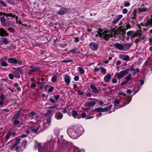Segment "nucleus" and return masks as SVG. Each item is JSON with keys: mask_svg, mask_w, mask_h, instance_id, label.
I'll return each instance as SVG.
<instances>
[{"mask_svg": "<svg viewBox=\"0 0 152 152\" xmlns=\"http://www.w3.org/2000/svg\"><path fill=\"white\" fill-rule=\"evenodd\" d=\"M83 128L81 126L70 127L67 130L69 136L72 139H77L84 132Z\"/></svg>", "mask_w": 152, "mask_h": 152, "instance_id": "obj_1", "label": "nucleus"}, {"mask_svg": "<svg viewBox=\"0 0 152 152\" xmlns=\"http://www.w3.org/2000/svg\"><path fill=\"white\" fill-rule=\"evenodd\" d=\"M53 144L49 141L44 144L36 142L35 145V147H38L39 152H50L53 149Z\"/></svg>", "mask_w": 152, "mask_h": 152, "instance_id": "obj_2", "label": "nucleus"}, {"mask_svg": "<svg viewBox=\"0 0 152 152\" xmlns=\"http://www.w3.org/2000/svg\"><path fill=\"white\" fill-rule=\"evenodd\" d=\"M131 46V45L126 44L124 45L119 43L114 45V48L120 50L126 51L129 50Z\"/></svg>", "mask_w": 152, "mask_h": 152, "instance_id": "obj_3", "label": "nucleus"}, {"mask_svg": "<svg viewBox=\"0 0 152 152\" xmlns=\"http://www.w3.org/2000/svg\"><path fill=\"white\" fill-rule=\"evenodd\" d=\"M99 35L100 37H103L104 39L107 40L110 37H111V33L108 32L107 31L104 32L102 30H99L98 32V34H96V37H97Z\"/></svg>", "mask_w": 152, "mask_h": 152, "instance_id": "obj_4", "label": "nucleus"}, {"mask_svg": "<svg viewBox=\"0 0 152 152\" xmlns=\"http://www.w3.org/2000/svg\"><path fill=\"white\" fill-rule=\"evenodd\" d=\"M150 18L145 19L144 22L141 23L140 25L143 26H146L149 25L152 26V14L150 16Z\"/></svg>", "mask_w": 152, "mask_h": 152, "instance_id": "obj_5", "label": "nucleus"}, {"mask_svg": "<svg viewBox=\"0 0 152 152\" xmlns=\"http://www.w3.org/2000/svg\"><path fill=\"white\" fill-rule=\"evenodd\" d=\"M129 69H126L124 70H122L120 72L117 73L116 76L117 78L120 79L123 78L124 77L126 74L129 72Z\"/></svg>", "mask_w": 152, "mask_h": 152, "instance_id": "obj_6", "label": "nucleus"}, {"mask_svg": "<svg viewBox=\"0 0 152 152\" xmlns=\"http://www.w3.org/2000/svg\"><path fill=\"white\" fill-rule=\"evenodd\" d=\"M0 21L3 26H9L11 25L10 23L9 22H7L4 17H1L0 18Z\"/></svg>", "mask_w": 152, "mask_h": 152, "instance_id": "obj_7", "label": "nucleus"}, {"mask_svg": "<svg viewBox=\"0 0 152 152\" xmlns=\"http://www.w3.org/2000/svg\"><path fill=\"white\" fill-rule=\"evenodd\" d=\"M125 27L126 28H124L122 26L119 27V29L120 31V34H125L126 33L125 30L126 29L131 28V26L129 24H127L126 25Z\"/></svg>", "mask_w": 152, "mask_h": 152, "instance_id": "obj_8", "label": "nucleus"}, {"mask_svg": "<svg viewBox=\"0 0 152 152\" xmlns=\"http://www.w3.org/2000/svg\"><path fill=\"white\" fill-rule=\"evenodd\" d=\"M29 67L30 69L28 70V73L29 74L32 73L36 72L40 69L39 68L35 67L33 66H30Z\"/></svg>", "mask_w": 152, "mask_h": 152, "instance_id": "obj_9", "label": "nucleus"}, {"mask_svg": "<svg viewBox=\"0 0 152 152\" xmlns=\"http://www.w3.org/2000/svg\"><path fill=\"white\" fill-rule=\"evenodd\" d=\"M64 80L66 83V86H69L71 81V77L67 74H65L64 76Z\"/></svg>", "mask_w": 152, "mask_h": 152, "instance_id": "obj_10", "label": "nucleus"}, {"mask_svg": "<svg viewBox=\"0 0 152 152\" xmlns=\"http://www.w3.org/2000/svg\"><path fill=\"white\" fill-rule=\"evenodd\" d=\"M68 12V10L65 7H61L57 12V14L58 15H62Z\"/></svg>", "mask_w": 152, "mask_h": 152, "instance_id": "obj_11", "label": "nucleus"}, {"mask_svg": "<svg viewBox=\"0 0 152 152\" xmlns=\"http://www.w3.org/2000/svg\"><path fill=\"white\" fill-rule=\"evenodd\" d=\"M89 46L92 50L96 51L98 49L99 46L97 44L92 42L89 44Z\"/></svg>", "mask_w": 152, "mask_h": 152, "instance_id": "obj_12", "label": "nucleus"}, {"mask_svg": "<svg viewBox=\"0 0 152 152\" xmlns=\"http://www.w3.org/2000/svg\"><path fill=\"white\" fill-rule=\"evenodd\" d=\"M134 64L131 65L129 67V71L130 70L131 71L133 72L132 73L133 74H135L139 72L140 71V69L139 68L134 69Z\"/></svg>", "mask_w": 152, "mask_h": 152, "instance_id": "obj_13", "label": "nucleus"}, {"mask_svg": "<svg viewBox=\"0 0 152 152\" xmlns=\"http://www.w3.org/2000/svg\"><path fill=\"white\" fill-rule=\"evenodd\" d=\"M20 137H19L16 139L15 142L12 145V147L11 148L12 150H18V148L17 145L19 143V142L20 140Z\"/></svg>", "mask_w": 152, "mask_h": 152, "instance_id": "obj_14", "label": "nucleus"}, {"mask_svg": "<svg viewBox=\"0 0 152 152\" xmlns=\"http://www.w3.org/2000/svg\"><path fill=\"white\" fill-rule=\"evenodd\" d=\"M9 36V34L4 29L0 28V36L7 37Z\"/></svg>", "mask_w": 152, "mask_h": 152, "instance_id": "obj_15", "label": "nucleus"}, {"mask_svg": "<svg viewBox=\"0 0 152 152\" xmlns=\"http://www.w3.org/2000/svg\"><path fill=\"white\" fill-rule=\"evenodd\" d=\"M3 14L4 16H5L7 17H11L12 18H14L15 17L16 21H17L18 17L17 16H16L13 13H3Z\"/></svg>", "mask_w": 152, "mask_h": 152, "instance_id": "obj_16", "label": "nucleus"}, {"mask_svg": "<svg viewBox=\"0 0 152 152\" xmlns=\"http://www.w3.org/2000/svg\"><path fill=\"white\" fill-rule=\"evenodd\" d=\"M123 17V15H117L114 18L113 20V21L112 23L114 24L117 23L118 21L121 19Z\"/></svg>", "mask_w": 152, "mask_h": 152, "instance_id": "obj_17", "label": "nucleus"}, {"mask_svg": "<svg viewBox=\"0 0 152 152\" xmlns=\"http://www.w3.org/2000/svg\"><path fill=\"white\" fill-rule=\"evenodd\" d=\"M0 65L1 66L5 67H7L8 66V64L7 62L3 60L2 58L0 59Z\"/></svg>", "mask_w": 152, "mask_h": 152, "instance_id": "obj_18", "label": "nucleus"}, {"mask_svg": "<svg viewBox=\"0 0 152 152\" xmlns=\"http://www.w3.org/2000/svg\"><path fill=\"white\" fill-rule=\"evenodd\" d=\"M120 58L125 61H127L129 60V57L128 55H124L123 54L120 55Z\"/></svg>", "mask_w": 152, "mask_h": 152, "instance_id": "obj_19", "label": "nucleus"}, {"mask_svg": "<svg viewBox=\"0 0 152 152\" xmlns=\"http://www.w3.org/2000/svg\"><path fill=\"white\" fill-rule=\"evenodd\" d=\"M111 78V76L110 74H108L106 75L104 77V79L106 82H109Z\"/></svg>", "mask_w": 152, "mask_h": 152, "instance_id": "obj_20", "label": "nucleus"}, {"mask_svg": "<svg viewBox=\"0 0 152 152\" xmlns=\"http://www.w3.org/2000/svg\"><path fill=\"white\" fill-rule=\"evenodd\" d=\"M63 117V115L62 113L59 112L56 113L55 115V118L58 120L61 119Z\"/></svg>", "mask_w": 152, "mask_h": 152, "instance_id": "obj_21", "label": "nucleus"}, {"mask_svg": "<svg viewBox=\"0 0 152 152\" xmlns=\"http://www.w3.org/2000/svg\"><path fill=\"white\" fill-rule=\"evenodd\" d=\"M77 70L78 72L80 73V75L84 74L85 72L84 69L81 66L78 67L77 68Z\"/></svg>", "mask_w": 152, "mask_h": 152, "instance_id": "obj_22", "label": "nucleus"}, {"mask_svg": "<svg viewBox=\"0 0 152 152\" xmlns=\"http://www.w3.org/2000/svg\"><path fill=\"white\" fill-rule=\"evenodd\" d=\"M8 62L10 64H15L16 63L17 60L14 59V58H9L8 59Z\"/></svg>", "mask_w": 152, "mask_h": 152, "instance_id": "obj_23", "label": "nucleus"}, {"mask_svg": "<svg viewBox=\"0 0 152 152\" xmlns=\"http://www.w3.org/2000/svg\"><path fill=\"white\" fill-rule=\"evenodd\" d=\"M141 31L140 30H138L132 35V37H135L137 36H139L140 37L141 35Z\"/></svg>", "mask_w": 152, "mask_h": 152, "instance_id": "obj_24", "label": "nucleus"}, {"mask_svg": "<svg viewBox=\"0 0 152 152\" xmlns=\"http://www.w3.org/2000/svg\"><path fill=\"white\" fill-rule=\"evenodd\" d=\"M12 74L15 78H19L20 77V75L18 72L14 71L12 72Z\"/></svg>", "mask_w": 152, "mask_h": 152, "instance_id": "obj_25", "label": "nucleus"}, {"mask_svg": "<svg viewBox=\"0 0 152 152\" xmlns=\"http://www.w3.org/2000/svg\"><path fill=\"white\" fill-rule=\"evenodd\" d=\"M91 89H92V91L95 93L98 92V91L97 88L94 85H91L90 86Z\"/></svg>", "mask_w": 152, "mask_h": 152, "instance_id": "obj_26", "label": "nucleus"}, {"mask_svg": "<svg viewBox=\"0 0 152 152\" xmlns=\"http://www.w3.org/2000/svg\"><path fill=\"white\" fill-rule=\"evenodd\" d=\"M51 117H50L49 118H47L46 119V122L48 125V126H44V127L45 128H47V127H48V126L50 125L51 123Z\"/></svg>", "mask_w": 152, "mask_h": 152, "instance_id": "obj_27", "label": "nucleus"}, {"mask_svg": "<svg viewBox=\"0 0 152 152\" xmlns=\"http://www.w3.org/2000/svg\"><path fill=\"white\" fill-rule=\"evenodd\" d=\"M36 113L35 112L32 111L28 113V116L31 118V119H33L34 117V116L36 115Z\"/></svg>", "mask_w": 152, "mask_h": 152, "instance_id": "obj_28", "label": "nucleus"}, {"mask_svg": "<svg viewBox=\"0 0 152 152\" xmlns=\"http://www.w3.org/2000/svg\"><path fill=\"white\" fill-rule=\"evenodd\" d=\"M21 110H19L15 115L12 118L13 119H17L20 116L21 114Z\"/></svg>", "mask_w": 152, "mask_h": 152, "instance_id": "obj_29", "label": "nucleus"}, {"mask_svg": "<svg viewBox=\"0 0 152 152\" xmlns=\"http://www.w3.org/2000/svg\"><path fill=\"white\" fill-rule=\"evenodd\" d=\"M17 119H13V118H12V121L13 122V124L16 126L19 125L20 124V122Z\"/></svg>", "mask_w": 152, "mask_h": 152, "instance_id": "obj_30", "label": "nucleus"}, {"mask_svg": "<svg viewBox=\"0 0 152 152\" xmlns=\"http://www.w3.org/2000/svg\"><path fill=\"white\" fill-rule=\"evenodd\" d=\"M138 12H146L147 11V9L145 8H138Z\"/></svg>", "mask_w": 152, "mask_h": 152, "instance_id": "obj_31", "label": "nucleus"}, {"mask_svg": "<svg viewBox=\"0 0 152 152\" xmlns=\"http://www.w3.org/2000/svg\"><path fill=\"white\" fill-rule=\"evenodd\" d=\"M11 133H12V131H9L8 132L7 134H6V136H5V139H6L8 140V139L10 137L11 135Z\"/></svg>", "mask_w": 152, "mask_h": 152, "instance_id": "obj_32", "label": "nucleus"}, {"mask_svg": "<svg viewBox=\"0 0 152 152\" xmlns=\"http://www.w3.org/2000/svg\"><path fill=\"white\" fill-rule=\"evenodd\" d=\"M103 108L101 107H99L95 109L94 110V111L98 112H102Z\"/></svg>", "mask_w": 152, "mask_h": 152, "instance_id": "obj_33", "label": "nucleus"}, {"mask_svg": "<svg viewBox=\"0 0 152 152\" xmlns=\"http://www.w3.org/2000/svg\"><path fill=\"white\" fill-rule=\"evenodd\" d=\"M126 81L128 82L131 79V75L129 74L125 78Z\"/></svg>", "mask_w": 152, "mask_h": 152, "instance_id": "obj_34", "label": "nucleus"}, {"mask_svg": "<svg viewBox=\"0 0 152 152\" xmlns=\"http://www.w3.org/2000/svg\"><path fill=\"white\" fill-rule=\"evenodd\" d=\"M0 6H2L3 7H6L7 6V4L4 1L1 0H0Z\"/></svg>", "mask_w": 152, "mask_h": 152, "instance_id": "obj_35", "label": "nucleus"}, {"mask_svg": "<svg viewBox=\"0 0 152 152\" xmlns=\"http://www.w3.org/2000/svg\"><path fill=\"white\" fill-rule=\"evenodd\" d=\"M72 116L74 117H75L77 115V112L75 110H73L71 113Z\"/></svg>", "mask_w": 152, "mask_h": 152, "instance_id": "obj_36", "label": "nucleus"}, {"mask_svg": "<svg viewBox=\"0 0 152 152\" xmlns=\"http://www.w3.org/2000/svg\"><path fill=\"white\" fill-rule=\"evenodd\" d=\"M2 41L5 45H7L9 42L8 41L7 39L5 38H3L2 39Z\"/></svg>", "mask_w": 152, "mask_h": 152, "instance_id": "obj_37", "label": "nucleus"}, {"mask_svg": "<svg viewBox=\"0 0 152 152\" xmlns=\"http://www.w3.org/2000/svg\"><path fill=\"white\" fill-rule=\"evenodd\" d=\"M7 29L9 31L12 33H14L15 31V29L13 28L12 27H9L7 28Z\"/></svg>", "mask_w": 152, "mask_h": 152, "instance_id": "obj_38", "label": "nucleus"}, {"mask_svg": "<svg viewBox=\"0 0 152 152\" xmlns=\"http://www.w3.org/2000/svg\"><path fill=\"white\" fill-rule=\"evenodd\" d=\"M88 103L89 107L93 106L96 104V102L94 101L90 102Z\"/></svg>", "mask_w": 152, "mask_h": 152, "instance_id": "obj_39", "label": "nucleus"}, {"mask_svg": "<svg viewBox=\"0 0 152 152\" xmlns=\"http://www.w3.org/2000/svg\"><path fill=\"white\" fill-rule=\"evenodd\" d=\"M51 81L53 83H55L57 80V77L56 76H53L51 79Z\"/></svg>", "mask_w": 152, "mask_h": 152, "instance_id": "obj_40", "label": "nucleus"}, {"mask_svg": "<svg viewBox=\"0 0 152 152\" xmlns=\"http://www.w3.org/2000/svg\"><path fill=\"white\" fill-rule=\"evenodd\" d=\"M27 144V142L26 140L23 141L22 143V146L24 148L26 145Z\"/></svg>", "mask_w": 152, "mask_h": 152, "instance_id": "obj_41", "label": "nucleus"}, {"mask_svg": "<svg viewBox=\"0 0 152 152\" xmlns=\"http://www.w3.org/2000/svg\"><path fill=\"white\" fill-rule=\"evenodd\" d=\"M48 100L50 102L52 103H55L56 102L55 99H53L52 97L48 99Z\"/></svg>", "mask_w": 152, "mask_h": 152, "instance_id": "obj_42", "label": "nucleus"}, {"mask_svg": "<svg viewBox=\"0 0 152 152\" xmlns=\"http://www.w3.org/2000/svg\"><path fill=\"white\" fill-rule=\"evenodd\" d=\"M100 69H101V72L102 73H106V70L105 68H103L102 67L100 68Z\"/></svg>", "mask_w": 152, "mask_h": 152, "instance_id": "obj_43", "label": "nucleus"}, {"mask_svg": "<svg viewBox=\"0 0 152 152\" xmlns=\"http://www.w3.org/2000/svg\"><path fill=\"white\" fill-rule=\"evenodd\" d=\"M120 103V101L118 99H115L114 101V106H115Z\"/></svg>", "mask_w": 152, "mask_h": 152, "instance_id": "obj_44", "label": "nucleus"}, {"mask_svg": "<svg viewBox=\"0 0 152 152\" xmlns=\"http://www.w3.org/2000/svg\"><path fill=\"white\" fill-rule=\"evenodd\" d=\"M60 96V95H54L53 97L56 100H57L59 99Z\"/></svg>", "mask_w": 152, "mask_h": 152, "instance_id": "obj_45", "label": "nucleus"}, {"mask_svg": "<svg viewBox=\"0 0 152 152\" xmlns=\"http://www.w3.org/2000/svg\"><path fill=\"white\" fill-rule=\"evenodd\" d=\"M58 105H54L52 106L49 107H48V108L49 109H53L56 108L58 107Z\"/></svg>", "mask_w": 152, "mask_h": 152, "instance_id": "obj_46", "label": "nucleus"}, {"mask_svg": "<svg viewBox=\"0 0 152 152\" xmlns=\"http://www.w3.org/2000/svg\"><path fill=\"white\" fill-rule=\"evenodd\" d=\"M9 78L11 80H13L14 78V75L13 74L11 73H10L8 75Z\"/></svg>", "mask_w": 152, "mask_h": 152, "instance_id": "obj_47", "label": "nucleus"}, {"mask_svg": "<svg viewBox=\"0 0 152 152\" xmlns=\"http://www.w3.org/2000/svg\"><path fill=\"white\" fill-rule=\"evenodd\" d=\"M131 100H132V98H128V99L127 100V103H126V104H124L122 106L124 107V106H125L127 104H129L130 102L131 101Z\"/></svg>", "mask_w": 152, "mask_h": 152, "instance_id": "obj_48", "label": "nucleus"}, {"mask_svg": "<svg viewBox=\"0 0 152 152\" xmlns=\"http://www.w3.org/2000/svg\"><path fill=\"white\" fill-rule=\"evenodd\" d=\"M130 3L129 2H124V6L125 7H128L130 6Z\"/></svg>", "mask_w": 152, "mask_h": 152, "instance_id": "obj_49", "label": "nucleus"}, {"mask_svg": "<svg viewBox=\"0 0 152 152\" xmlns=\"http://www.w3.org/2000/svg\"><path fill=\"white\" fill-rule=\"evenodd\" d=\"M108 108L107 107H105L104 108H103L102 112H106L109 110Z\"/></svg>", "mask_w": 152, "mask_h": 152, "instance_id": "obj_50", "label": "nucleus"}, {"mask_svg": "<svg viewBox=\"0 0 152 152\" xmlns=\"http://www.w3.org/2000/svg\"><path fill=\"white\" fill-rule=\"evenodd\" d=\"M39 128H40V126H39V125L37 127V128H34L32 130L33 131H34L35 132H36L38 131V130L39 129Z\"/></svg>", "mask_w": 152, "mask_h": 152, "instance_id": "obj_51", "label": "nucleus"}, {"mask_svg": "<svg viewBox=\"0 0 152 152\" xmlns=\"http://www.w3.org/2000/svg\"><path fill=\"white\" fill-rule=\"evenodd\" d=\"M71 52H73L75 53L78 54L80 53V51L76 50L75 49H73L71 51Z\"/></svg>", "mask_w": 152, "mask_h": 152, "instance_id": "obj_52", "label": "nucleus"}, {"mask_svg": "<svg viewBox=\"0 0 152 152\" xmlns=\"http://www.w3.org/2000/svg\"><path fill=\"white\" fill-rule=\"evenodd\" d=\"M72 60H65L63 61V62L64 63H69L72 62Z\"/></svg>", "mask_w": 152, "mask_h": 152, "instance_id": "obj_53", "label": "nucleus"}, {"mask_svg": "<svg viewBox=\"0 0 152 152\" xmlns=\"http://www.w3.org/2000/svg\"><path fill=\"white\" fill-rule=\"evenodd\" d=\"M16 62V63H15V64H18L20 65H21L22 64V61H21L17 60Z\"/></svg>", "mask_w": 152, "mask_h": 152, "instance_id": "obj_54", "label": "nucleus"}, {"mask_svg": "<svg viewBox=\"0 0 152 152\" xmlns=\"http://www.w3.org/2000/svg\"><path fill=\"white\" fill-rule=\"evenodd\" d=\"M149 44V45H152V38L148 39Z\"/></svg>", "mask_w": 152, "mask_h": 152, "instance_id": "obj_55", "label": "nucleus"}, {"mask_svg": "<svg viewBox=\"0 0 152 152\" xmlns=\"http://www.w3.org/2000/svg\"><path fill=\"white\" fill-rule=\"evenodd\" d=\"M5 98L4 96L2 94H1V96H0V99H1V100L3 101L4 100Z\"/></svg>", "mask_w": 152, "mask_h": 152, "instance_id": "obj_56", "label": "nucleus"}, {"mask_svg": "<svg viewBox=\"0 0 152 152\" xmlns=\"http://www.w3.org/2000/svg\"><path fill=\"white\" fill-rule=\"evenodd\" d=\"M77 94L80 95H82L84 94V92L81 91L79 90L77 91Z\"/></svg>", "mask_w": 152, "mask_h": 152, "instance_id": "obj_57", "label": "nucleus"}, {"mask_svg": "<svg viewBox=\"0 0 152 152\" xmlns=\"http://www.w3.org/2000/svg\"><path fill=\"white\" fill-rule=\"evenodd\" d=\"M52 110H48L47 111L46 113L45 114V115H48L51 114L52 113Z\"/></svg>", "mask_w": 152, "mask_h": 152, "instance_id": "obj_58", "label": "nucleus"}, {"mask_svg": "<svg viewBox=\"0 0 152 152\" xmlns=\"http://www.w3.org/2000/svg\"><path fill=\"white\" fill-rule=\"evenodd\" d=\"M31 87L32 88H35L36 87V85L33 83H32L31 84Z\"/></svg>", "mask_w": 152, "mask_h": 152, "instance_id": "obj_59", "label": "nucleus"}, {"mask_svg": "<svg viewBox=\"0 0 152 152\" xmlns=\"http://www.w3.org/2000/svg\"><path fill=\"white\" fill-rule=\"evenodd\" d=\"M128 12V10L126 9L125 8L123 10L122 13L123 14H126Z\"/></svg>", "mask_w": 152, "mask_h": 152, "instance_id": "obj_60", "label": "nucleus"}, {"mask_svg": "<svg viewBox=\"0 0 152 152\" xmlns=\"http://www.w3.org/2000/svg\"><path fill=\"white\" fill-rule=\"evenodd\" d=\"M54 88L53 86L51 87L48 90V92L49 93H50L53 90Z\"/></svg>", "mask_w": 152, "mask_h": 152, "instance_id": "obj_61", "label": "nucleus"}, {"mask_svg": "<svg viewBox=\"0 0 152 152\" xmlns=\"http://www.w3.org/2000/svg\"><path fill=\"white\" fill-rule=\"evenodd\" d=\"M133 31H128V32H127V34L128 35V36H130V35H131L132 33H133Z\"/></svg>", "mask_w": 152, "mask_h": 152, "instance_id": "obj_62", "label": "nucleus"}, {"mask_svg": "<svg viewBox=\"0 0 152 152\" xmlns=\"http://www.w3.org/2000/svg\"><path fill=\"white\" fill-rule=\"evenodd\" d=\"M79 77L78 76H76L74 77V80L75 81H77L79 80Z\"/></svg>", "mask_w": 152, "mask_h": 152, "instance_id": "obj_63", "label": "nucleus"}, {"mask_svg": "<svg viewBox=\"0 0 152 152\" xmlns=\"http://www.w3.org/2000/svg\"><path fill=\"white\" fill-rule=\"evenodd\" d=\"M112 82L113 83H117V80L115 78H113L112 79Z\"/></svg>", "mask_w": 152, "mask_h": 152, "instance_id": "obj_64", "label": "nucleus"}]
</instances>
